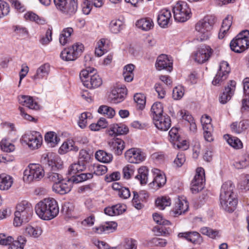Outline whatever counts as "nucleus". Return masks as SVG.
Instances as JSON below:
<instances>
[{
    "label": "nucleus",
    "instance_id": "obj_27",
    "mask_svg": "<svg viewBox=\"0 0 249 249\" xmlns=\"http://www.w3.org/2000/svg\"><path fill=\"white\" fill-rule=\"evenodd\" d=\"M153 217L154 221L160 225L154 227V231L156 232L157 231V234L158 235H160L162 234V233H165V232L164 231V229L161 225H166L169 222L164 219L160 214L157 213H155L153 214Z\"/></svg>",
    "mask_w": 249,
    "mask_h": 249
},
{
    "label": "nucleus",
    "instance_id": "obj_34",
    "mask_svg": "<svg viewBox=\"0 0 249 249\" xmlns=\"http://www.w3.org/2000/svg\"><path fill=\"white\" fill-rule=\"evenodd\" d=\"M78 149V147L75 145L73 141H68L63 143L59 149L58 152L60 154H64L69 151L76 152Z\"/></svg>",
    "mask_w": 249,
    "mask_h": 249
},
{
    "label": "nucleus",
    "instance_id": "obj_28",
    "mask_svg": "<svg viewBox=\"0 0 249 249\" xmlns=\"http://www.w3.org/2000/svg\"><path fill=\"white\" fill-rule=\"evenodd\" d=\"M117 223L113 221L107 222L96 228V231L99 234L108 233L113 232L117 228Z\"/></svg>",
    "mask_w": 249,
    "mask_h": 249
},
{
    "label": "nucleus",
    "instance_id": "obj_19",
    "mask_svg": "<svg viewBox=\"0 0 249 249\" xmlns=\"http://www.w3.org/2000/svg\"><path fill=\"white\" fill-rule=\"evenodd\" d=\"M172 64V62L169 60L167 55L161 54L157 58L156 67L158 70L165 69L171 72L173 69Z\"/></svg>",
    "mask_w": 249,
    "mask_h": 249
},
{
    "label": "nucleus",
    "instance_id": "obj_4",
    "mask_svg": "<svg viewBox=\"0 0 249 249\" xmlns=\"http://www.w3.org/2000/svg\"><path fill=\"white\" fill-rule=\"evenodd\" d=\"M33 213V208L30 202L26 200L19 202L15 212L14 225L18 227L23 223L28 222L31 219Z\"/></svg>",
    "mask_w": 249,
    "mask_h": 249
},
{
    "label": "nucleus",
    "instance_id": "obj_7",
    "mask_svg": "<svg viewBox=\"0 0 249 249\" xmlns=\"http://www.w3.org/2000/svg\"><path fill=\"white\" fill-rule=\"evenodd\" d=\"M56 9L62 14L71 17L78 9V0H53Z\"/></svg>",
    "mask_w": 249,
    "mask_h": 249
},
{
    "label": "nucleus",
    "instance_id": "obj_57",
    "mask_svg": "<svg viewBox=\"0 0 249 249\" xmlns=\"http://www.w3.org/2000/svg\"><path fill=\"white\" fill-rule=\"evenodd\" d=\"M14 32L21 36H26L28 34V31L25 27L21 25H16L13 27Z\"/></svg>",
    "mask_w": 249,
    "mask_h": 249
},
{
    "label": "nucleus",
    "instance_id": "obj_41",
    "mask_svg": "<svg viewBox=\"0 0 249 249\" xmlns=\"http://www.w3.org/2000/svg\"><path fill=\"white\" fill-rule=\"evenodd\" d=\"M138 175L135 178L138 179L141 184H145L147 183L148 179V169L145 166L140 167L138 170Z\"/></svg>",
    "mask_w": 249,
    "mask_h": 249
},
{
    "label": "nucleus",
    "instance_id": "obj_16",
    "mask_svg": "<svg viewBox=\"0 0 249 249\" xmlns=\"http://www.w3.org/2000/svg\"><path fill=\"white\" fill-rule=\"evenodd\" d=\"M153 121L156 127L161 131H167L171 126L170 118L166 114L154 117Z\"/></svg>",
    "mask_w": 249,
    "mask_h": 249
},
{
    "label": "nucleus",
    "instance_id": "obj_31",
    "mask_svg": "<svg viewBox=\"0 0 249 249\" xmlns=\"http://www.w3.org/2000/svg\"><path fill=\"white\" fill-rule=\"evenodd\" d=\"M50 71V65L44 64L40 66L36 70V73L32 76L34 80H37L46 77Z\"/></svg>",
    "mask_w": 249,
    "mask_h": 249
},
{
    "label": "nucleus",
    "instance_id": "obj_42",
    "mask_svg": "<svg viewBox=\"0 0 249 249\" xmlns=\"http://www.w3.org/2000/svg\"><path fill=\"white\" fill-rule=\"evenodd\" d=\"M123 22L120 19H113L109 24V29L113 34L119 33L123 29Z\"/></svg>",
    "mask_w": 249,
    "mask_h": 249
},
{
    "label": "nucleus",
    "instance_id": "obj_5",
    "mask_svg": "<svg viewBox=\"0 0 249 249\" xmlns=\"http://www.w3.org/2000/svg\"><path fill=\"white\" fill-rule=\"evenodd\" d=\"M43 167L39 164L30 163L23 172V179L27 183L41 180L44 176Z\"/></svg>",
    "mask_w": 249,
    "mask_h": 249
},
{
    "label": "nucleus",
    "instance_id": "obj_6",
    "mask_svg": "<svg viewBox=\"0 0 249 249\" xmlns=\"http://www.w3.org/2000/svg\"><path fill=\"white\" fill-rule=\"evenodd\" d=\"M215 23V19L212 16H206L200 20L196 25L197 36L201 41L208 39L211 36V31Z\"/></svg>",
    "mask_w": 249,
    "mask_h": 249
},
{
    "label": "nucleus",
    "instance_id": "obj_58",
    "mask_svg": "<svg viewBox=\"0 0 249 249\" xmlns=\"http://www.w3.org/2000/svg\"><path fill=\"white\" fill-rule=\"evenodd\" d=\"M239 188L241 190H249V175L245 176L239 184Z\"/></svg>",
    "mask_w": 249,
    "mask_h": 249
},
{
    "label": "nucleus",
    "instance_id": "obj_48",
    "mask_svg": "<svg viewBox=\"0 0 249 249\" xmlns=\"http://www.w3.org/2000/svg\"><path fill=\"white\" fill-rule=\"evenodd\" d=\"M134 100L137 105V108L140 110L143 109L145 105V97L141 93H136L134 96Z\"/></svg>",
    "mask_w": 249,
    "mask_h": 249
},
{
    "label": "nucleus",
    "instance_id": "obj_63",
    "mask_svg": "<svg viewBox=\"0 0 249 249\" xmlns=\"http://www.w3.org/2000/svg\"><path fill=\"white\" fill-rule=\"evenodd\" d=\"M48 178L54 183L59 182L63 179L61 175L53 172L49 173L48 175Z\"/></svg>",
    "mask_w": 249,
    "mask_h": 249
},
{
    "label": "nucleus",
    "instance_id": "obj_36",
    "mask_svg": "<svg viewBox=\"0 0 249 249\" xmlns=\"http://www.w3.org/2000/svg\"><path fill=\"white\" fill-rule=\"evenodd\" d=\"M87 165L85 163H80L78 161L77 163H73L69 167L68 170L69 174L72 175V177L79 175V174L77 175V174L84 171Z\"/></svg>",
    "mask_w": 249,
    "mask_h": 249
},
{
    "label": "nucleus",
    "instance_id": "obj_44",
    "mask_svg": "<svg viewBox=\"0 0 249 249\" xmlns=\"http://www.w3.org/2000/svg\"><path fill=\"white\" fill-rule=\"evenodd\" d=\"M26 242L25 237L20 236L18 238V240L14 241L10 244L9 249H23L24 245Z\"/></svg>",
    "mask_w": 249,
    "mask_h": 249
},
{
    "label": "nucleus",
    "instance_id": "obj_46",
    "mask_svg": "<svg viewBox=\"0 0 249 249\" xmlns=\"http://www.w3.org/2000/svg\"><path fill=\"white\" fill-rule=\"evenodd\" d=\"M156 205L159 209L164 210L167 206L171 205V202L170 198L168 196H162L161 198H158L156 200Z\"/></svg>",
    "mask_w": 249,
    "mask_h": 249
},
{
    "label": "nucleus",
    "instance_id": "obj_15",
    "mask_svg": "<svg viewBox=\"0 0 249 249\" xmlns=\"http://www.w3.org/2000/svg\"><path fill=\"white\" fill-rule=\"evenodd\" d=\"M213 53L212 49L209 46H203L199 48L194 54L193 58L199 64L208 61Z\"/></svg>",
    "mask_w": 249,
    "mask_h": 249
},
{
    "label": "nucleus",
    "instance_id": "obj_30",
    "mask_svg": "<svg viewBox=\"0 0 249 249\" xmlns=\"http://www.w3.org/2000/svg\"><path fill=\"white\" fill-rule=\"evenodd\" d=\"M128 131V128L123 124H115L112 125L108 131L109 135H120L126 134Z\"/></svg>",
    "mask_w": 249,
    "mask_h": 249
},
{
    "label": "nucleus",
    "instance_id": "obj_17",
    "mask_svg": "<svg viewBox=\"0 0 249 249\" xmlns=\"http://www.w3.org/2000/svg\"><path fill=\"white\" fill-rule=\"evenodd\" d=\"M127 94V89L126 87H117L114 88L110 94V98L111 101L115 103H119L123 101Z\"/></svg>",
    "mask_w": 249,
    "mask_h": 249
},
{
    "label": "nucleus",
    "instance_id": "obj_24",
    "mask_svg": "<svg viewBox=\"0 0 249 249\" xmlns=\"http://www.w3.org/2000/svg\"><path fill=\"white\" fill-rule=\"evenodd\" d=\"M171 14L169 10L163 9L161 10L157 18L158 23L162 28H166L170 23Z\"/></svg>",
    "mask_w": 249,
    "mask_h": 249
},
{
    "label": "nucleus",
    "instance_id": "obj_29",
    "mask_svg": "<svg viewBox=\"0 0 249 249\" xmlns=\"http://www.w3.org/2000/svg\"><path fill=\"white\" fill-rule=\"evenodd\" d=\"M13 183V178L7 174L0 175V189L1 190H8Z\"/></svg>",
    "mask_w": 249,
    "mask_h": 249
},
{
    "label": "nucleus",
    "instance_id": "obj_47",
    "mask_svg": "<svg viewBox=\"0 0 249 249\" xmlns=\"http://www.w3.org/2000/svg\"><path fill=\"white\" fill-rule=\"evenodd\" d=\"M99 113L106 115L108 118H112L115 114L114 109L107 106H101L98 110Z\"/></svg>",
    "mask_w": 249,
    "mask_h": 249
},
{
    "label": "nucleus",
    "instance_id": "obj_39",
    "mask_svg": "<svg viewBox=\"0 0 249 249\" xmlns=\"http://www.w3.org/2000/svg\"><path fill=\"white\" fill-rule=\"evenodd\" d=\"M45 140L50 146L53 147L58 143L60 139L55 132L51 131L46 134Z\"/></svg>",
    "mask_w": 249,
    "mask_h": 249
},
{
    "label": "nucleus",
    "instance_id": "obj_51",
    "mask_svg": "<svg viewBox=\"0 0 249 249\" xmlns=\"http://www.w3.org/2000/svg\"><path fill=\"white\" fill-rule=\"evenodd\" d=\"M230 71V67L227 61H223L220 63L218 71L223 73L222 76L224 78H227Z\"/></svg>",
    "mask_w": 249,
    "mask_h": 249
},
{
    "label": "nucleus",
    "instance_id": "obj_18",
    "mask_svg": "<svg viewBox=\"0 0 249 249\" xmlns=\"http://www.w3.org/2000/svg\"><path fill=\"white\" fill-rule=\"evenodd\" d=\"M236 86V82L234 81H231L230 83L225 88L224 91L219 97V102L221 104H225L230 100L233 95Z\"/></svg>",
    "mask_w": 249,
    "mask_h": 249
},
{
    "label": "nucleus",
    "instance_id": "obj_35",
    "mask_svg": "<svg viewBox=\"0 0 249 249\" xmlns=\"http://www.w3.org/2000/svg\"><path fill=\"white\" fill-rule=\"evenodd\" d=\"M232 19V16L229 15L223 20L218 34L219 38L222 39L224 38L225 34L229 30L231 25Z\"/></svg>",
    "mask_w": 249,
    "mask_h": 249
},
{
    "label": "nucleus",
    "instance_id": "obj_12",
    "mask_svg": "<svg viewBox=\"0 0 249 249\" xmlns=\"http://www.w3.org/2000/svg\"><path fill=\"white\" fill-rule=\"evenodd\" d=\"M84 50V46L81 43H77L71 47L64 49L60 54L62 59L66 61L75 60Z\"/></svg>",
    "mask_w": 249,
    "mask_h": 249
},
{
    "label": "nucleus",
    "instance_id": "obj_10",
    "mask_svg": "<svg viewBox=\"0 0 249 249\" xmlns=\"http://www.w3.org/2000/svg\"><path fill=\"white\" fill-rule=\"evenodd\" d=\"M175 20L183 22L191 17V9L186 2L179 1L173 8Z\"/></svg>",
    "mask_w": 249,
    "mask_h": 249
},
{
    "label": "nucleus",
    "instance_id": "obj_23",
    "mask_svg": "<svg viewBox=\"0 0 249 249\" xmlns=\"http://www.w3.org/2000/svg\"><path fill=\"white\" fill-rule=\"evenodd\" d=\"M188 208V203L186 200L178 198L176 202L172 213L175 216H177L186 212Z\"/></svg>",
    "mask_w": 249,
    "mask_h": 249
},
{
    "label": "nucleus",
    "instance_id": "obj_20",
    "mask_svg": "<svg viewBox=\"0 0 249 249\" xmlns=\"http://www.w3.org/2000/svg\"><path fill=\"white\" fill-rule=\"evenodd\" d=\"M178 237L184 238L194 244H200L202 242L201 236L196 231L180 232L178 234Z\"/></svg>",
    "mask_w": 249,
    "mask_h": 249
},
{
    "label": "nucleus",
    "instance_id": "obj_2",
    "mask_svg": "<svg viewBox=\"0 0 249 249\" xmlns=\"http://www.w3.org/2000/svg\"><path fill=\"white\" fill-rule=\"evenodd\" d=\"M35 211L40 218L48 220L54 218L58 215L59 207L57 201L54 198H48L37 203Z\"/></svg>",
    "mask_w": 249,
    "mask_h": 249
},
{
    "label": "nucleus",
    "instance_id": "obj_25",
    "mask_svg": "<svg viewBox=\"0 0 249 249\" xmlns=\"http://www.w3.org/2000/svg\"><path fill=\"white\" fill-rule=\"evenodd\" d=\"M154 180L151 184L156 186L157 188L163 186L166 182V178L162 172L158 169L153 170Z\"/></svg>",
    "mask_w": 249,
    "mask_h": 249
},
{
    "label": "nucleus",
    "instance_id": "obj_54",
    "mask_svg": "<svg viewBox=\"0 0 249 249\" xmlns=\"http://www.w3.org/2000/svg\"><path fill=\"white\" fill-rule=\"evenodd\" d=\"M73 210L74 206L71 202H64L62 205V212L68 215L71 214Z\"/></svg>",
    "mask_w": 249,
    "mask_h": 249
},
{
    "label": "nucleus",
    "instance_id": "obj_11",
    "mask_svg": "<svg viewBox=\"0 0 249 249\" xmlns=\"http://www.w3.org/2000/svg\"><path fill=\"white\" fill-rule=\"evenodd\" d=\"M80 79L84 86L89 89L96 88L102 84V80L99 75L93 74L90 76V81H89V70H83L79 74Z\"/></svg>",
    "mask_w": 249,
    "mask_h": 249
},
{
    "label": "nucleus",
    "instance_id": "obj_45",
    "mask_svg": "<svg viewBox=\"0 0 249 249\" xmlns=\"http://www.w3.org/2000/svg\"><path fill=\"white\" fill-rule=\"evenodd\" d=\"M224 138L226 140L229 145L235 148L239 149L242 146V142L236 137H231L229 135H224Z\"/></svg>",
    "mask_w": 249,
    "mask_h": 249
},
{
    "label": "nucleus",
    "instance_id": "obj_13",
    "mask_svg": "<svg viewBox=\"0 0 249 249\" xmlns=\"http://www.w3.org/2000/svg\"><path fill=\"white\" fill-rule=\"evenodd\" d=\"M205 181V172L202 167L196 169V174L191 184V190L193 193H197L204 188Z\"/></svg>",
    "mask_w": 249,
    "mask_h": 249
},
{
    "label": "nucleus",
    "instance_id": "obj_40",
    "mask_svg": "<svg viewBox=\"0 0 249 249\" xmlns=\"http://www.w3.org/2000/svg\"><path fill=\"white\" fill-rule=\"evenodd\" d=\"M134 68L135 66L131 64H128L124 68L123 74L126 82H130L133 79Z\"/></svg>",
    "mask_w": 249,
    "mask_h": 249
},
{
    "label": "nucleus",
    "instance_id": "obj_14",
    "mask_svg": "<svg viewBox=\"0 0 249 249\" xmlns=\"http://www.w3.org/2000/svg\"><path fill=\"white\" fill-rule=\"evenodd\" d=\"M125 159L130 163H139L143 161L146 157L141 149L132 148L127 150L124 154Z\"/></svg>",
    "mask_w": 249,
    "mask_h": 249
},
{
    "label": "nucleus",
    "instance_id": "obj_21",
    "mask_svg": "<svg viewBox=\"0 0 249 249\" xmlns=\"http://www.w3.org/2000/svg\"><path fill=\"white\" fill-rule=\"evenodd\" d=\"M109 148L117 155H121L124 148V142L119 138L113 139L108 142Z\"/></svg>",
    "mask_w": 249,
    "mask_h": 249
},
{
    "label": "nucleus",
    "instance_id": "obj_32",
    "mask_svg": "<svg viewBox=\"0 0 249 249\" xmlns=\"http://www.w3.org/2000/svg\"><path fill=\"white\" fill-rule=\"evenodd\" d=\"M19 103L30 109H36L38 108L37 103L34 102L31 96L22 95L19 98Z\"/></svg>",
    "mask_w": 249,
    "mask_h": 249
},
{
    "label": "nucleus",
    "instance_id": "obj_64",
    "mask_svg": "<svg viewBox=\"0 0 249 249\" xmlns=\"http://www.w3.org/2000/svg\"><path fill=\"white\" fill-rule=\"evenodd\" d=\"M124 247L125 249H136L137 241L132 238L126 239Z\"/></svg>",
    "mask_w": 249,
    "mask_h": 249
},
{
    "label": "nucleus",
    "instance_id": "obj_43",
    "mask_svg": "<svg viewBox=\"0 0 249 249\" xmlns=\"http://www.w3.org/2000/svg\"><path fill=\"white\" fill-rule=\"evenodd\" d=\"M42 231L40 227L32 226H28L26 228L25 233L31 237L37 238L42 233Z\"/></svg>",
    "mask_w": 249,
    "mask_h": 249
},
{
    "label": "nucleus",
    "instance_id": "obj_50",
    "mask_svg": "<svg viewBox=\"0 0 249 249\" xmlns=\"http://www.w3.org/2000/svg\"><path fill=\"white\" fill-rule=\"evenodd\" d=\"M151 112L153 113V117L163 115L162 104L160 102L155 103L151 107Z\"/></svg>",
    "mask_w": 249,
    "mask_h": 249
},
{
    "label": "nucleus",
    "instance_id": "obj_53",
    "mask_svg": "<svg viewBox=\"0 0 249 249\" xmlns=\"http://www.w3.org/2000/svg\"><path fill=\"white\" fill-rule=\"evenodd\" d=\"M1 150L6 152H11L15 150V146L6 140H2L0 142Z\"/></svg>",
    "mask_w": 249,
    "mask_h": 249
},
{
    "label": "nucleus",
    "instance_id": "obj_59",
    "mask_svg": "<svg viewBox=\"0 0 249 249\" xmlns=\"http://www.w3.org/2000/svg\"><path fill=\"white\" fill-rule=\"evenodd\" d=\"M9 12V7L8 4L0 0V18L6 16Z\"/></svg>",
    "mask_w": 249,
    "mask_h": 249
},
{
    "label": "nucleus",
    "instance_id": "obj_62",
    "mask_svg": "<svg viewBox=\"0 0 249 249\" xmlns=\"http://www.w3.org/2000/svg\"><path fill=\"white\" fill-rule=\"evenodd\" d=\"M107 170L106 166L104 165H97L94 167V173L97 176H101L105 174Z\"/></svg>",
    "mask_w": 249,
    "mask_h": 249
},
{
    "label": "nucleus",
    "instance_id": "obj_38",
    "mask_svg": "<svg viewBox=\"0 0 249 249\" xmlns=\"http://www.w3.org/2000/svg\"><path fill=\"white\" fill-rule=\"evenodd\" d=\"M95 156L98 161L107 163L110 162L113 159L112 154L102 150H98L96 152Z\"/></svg>",
    "mask_w": 249,
    "mask_h": 249
},
{
    "label": "nucleus",
    "instance_id": "obj_60",
    "mask_svg": "<svg viewBox=\"0 0 249 249\" xmlns=\"http://www.w3.org/2000/svg\"><path fill=\"white\" fill-rule=\"evenodd\" d=\"M173 146L176 149H182L183 150L187 149L189 146L186 140L180 141V139L174 142Z\"/></svg>",
    "mask_w": 249,
    "mask_h": 249
},
{
    "label": "nucleus",
    "instance_id": "obj_3",
    "mask_svg": "<svg viewBox=\"0 0 249 249\" xmlns=\"http://www.w3.org/2000/svg\"><path fill=\"white\" fill-rule=\"evenodd\" d=\"M93 177L91 173H81L79 175L71 177V178L66 180L63 178L59 182L53 183L52 189L53 192L60 194L65 195L71 189L72 183H78Z\"/></svg>",
    "mask_w": 249,
    "mask_h": 249
},
{
    "label": "nucleus",
    "instance_id": "obj_8",
    "mask_svg": "<svg viewBox=\"0 0 249 249\" xmlns=\"http://www.w3.org/2000/svg\"><path fill=\"white\" fill-rule=\"evenodd\" d=\"M56 9L62 14L71 17L78 9V0H53Z\"/></svg>",
    "mask_w": 249,
    "mask_h": 249
},
{
    "label": "nucleus",
    "instance_id": "obj_26",
    "mask_svg": "<svg viewBox=\"0 0 249 249\" xmlns=\"http://www.w3.org/2000/svg\"><path fill=\"white\" fill-rule=\"evenodd\" d=\"M126 210V206L121 204H117L105 209V213L109 216L118 215L122 214Z\"/></svg>",
    "mask_w": 249,
    "mask_h": 249
},
{
    "label": "nucleus",
    "instance_id": "obj_1",
    "mask_svg": "<svg viewBox=\"0 0 249 249\" xmlns=\"http://www.w3.org/2000/svg\"><path fill=\"white\" fill-rule=\"evenodd\" d=\"M235 188L232 182L228 180L222 185L220 194V202L221 206L227 212H232L236 209L237 199L233 192Z\"/></svg>",
    "mask_w": 249,
    "mask_h": 249
},
{
    "label": "nucleus",
    "instance_id": "obj_49",
    "mask_svg": "<svg viewBox=\"0 0 249 249\" xmlns=\"http://www.w3.org/2000/svg\"><path fill=\"white\" fill-rule=\"evenodd\" d=\"M200 232L202 234L207 235L213 239L219 236L218 231L214 230L208 227L202 228L200 229Z\"/></svg>",
    "mask_w": 249,
    "mask_h": 249
},
{
    "label": "nucleus",
    "instance_id": "obj_22",
    "mask_svg": "<svg viewBox=\"0 0 249 249\" xmlns=\"http://www.w3.org/2000/svg\"><path fill=\"white\" fill-rule=\"evenodd\" d=\"M42 141L41 136L36 132L28 135L26 140L27 144L32 149L37 148L41 145Z\"/></svg>",
    "mask_w": 249,
    "mask_h": 249
},
{
    "label": "nucleus",
    "instance_id": "obj_55",
    "mask_svg": "<svg viewBox=\"0 0 249 249\" xmlns=\"http://www.w3.org/2000/svg\"><path fill=\"white\" fill-rule=\"evenodd\" d=\"M90 160V156L85 150H81L79 152V160L80 163H85L86 165Z\"/></svg>",
    "mask_w": 249,
    "mask_h": 249
},
{
    "label": "nucleus",
    "instance_id": "obj_52",
    "mask_svg": "<svg viewBox=\"0 0 249 249\" xmlns=\"http://www.w3.org/2000/svg\"><path fill=\"white\" fill-rule=\"evenodd\" d=\"M173 98L176 100L181 99L184 94V89L181 86H178L173 90Z\"/></svg>",
    "mask_w": 249,
    "mask_h": 249
},
{
    "label": "nucleus",
    "instance_id": "obj_9",
    "mask_svg": "<svg viewBox=\"0 0 249 249\" xmlns=\"http://www.w3.org/2000/svg\"><path fill=\"white\" fill-rule=\"evenodd\" d=\"M249 47V31L244 30L240 32L230 43L232 51L237 53L244 52Z\"/></svg>",
    "mask_w": 249,
    "mask_h": 249
},
{
    "label": "nucleus",
    "instance_id": "obj_33",
    "mask_svg": "<svg viewBox=\"0 0 249 249\" xmlns=\"http://www.w3.org/2000/svg\"><path fill=\"white\" fill-rule=\"evenodd\" d=\"M136 26L143 31H148L154 26V23L150 18H142L138 20L136 23Z\"/></svg>",
    "mask_w": 249,
    "mask_h": 249
},
{
    "label": "nucleus",
    "instance_id": "obj_56",
    "mask_svg": "<svg viewBox=\"0 0 249 249\" xmlns=\"http://www.w3.org/2000/svg\"><path fill=\"white\" fill-rule=\"evenodd\" d=\"M169 136L170 141L173 144L174 142L180 139L178 133V130L177 128L173 127L169 132Z\"/></svg>",
    "mask_w": 249,
    "mask_h": 249
},
{
    "label": "nucleus",
    "instance_id": "obj_37",
    "mask_svg": "<svg viewBox=\"0 0 249 249\" xmlns=\"http://www.w3.org/2000/svg\"><path fill=\"white\" fill-rule=\"evenodd\" d=\"M249 126L248 120H243L238 124L237 122L233 123L231 124L232 131L236 133H241L245 131Z\"/></svg>",
    "mask_w": 249,
    "mask_h": 249
},
{
    "label": "nucleus",
    "instance_id": "obj_61",
    "mask_svg": "<svg viewBox=\"0 0 249 249\" xmlns=\"http://www.w3.org/2000/svg\"><path fill=\"white\" fill-rule=\"evenodd\" d=\"M88 114V113L84 112L79 117L78 124L79 126L82 129L85 128L87 126Z\"/></svg>",
    "mask_w": 249,
    "mask_h": 249
}]
</instances>
